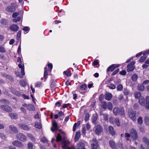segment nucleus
<instances>
[{
    "label": "nucleus",
    "mask_w": 149,
    "mask_h": 149,
    "mask_svg": "<svg viewBox=\"0 0 149 149\" xmlns=\"http://www.w3.org/2000/svg\"><path fill=\"white\" fill-rule=\"evenodd\" d=\"M17 58V62L19 63L18 64V67L19 68H22V73L23 75H24L25 74L24 72V64L22 63V61L21 59L20 58L18 57Z\"/></svg>",
    "instance_id": "obj_2"
},
{
    "label": "nucleus",
    "mask_w": 149,
    "mask_h": 149,
    "mask_svg": "<svg viewBox=\"0 0 149 149\" xmlns=\"http://www.w3.org/2000/svg\"><path fill=\"white\" fill-rule=\"evenodd\" d=\"M113 113L115 115H117L119 114L121 115H124L125 111L123 108L119 109L117 107H115L113 109Z\"/></svg>",
    "instance_id": "obj_1"
},
{
    "label": "nucleus",
    "mask_w": 149,
    "mask_h": 149,
    "mask_svg": "<svg viewBox=\"0 0 149 149\" xmlns=\"http://www.w3.org/2000/svg\"><path fill=\"white\" fill-rule=\"evenodd\" d=\"M149 54V49L143 52V55L145 56L146 55Z\"/></svg>",
    "instance_id": "obj_62"
},
{
    "label": "nucleus",
    "mask_w": 149,
    "mask_h": 149,
    "mask_svg": "<svg viewBox=\"0 0 149 149\" xmlns=\"http://www.w3.org/2000/svg\"><path fill=\"white\" fill-rule=\"evenodd\" d=\"M77 125V123H75L74 124L73 128V131H75L76 130V127Z\"/></svg>",
    "instance_id": "obj_64"
},
{
    "label": "nucleus",
    "mask_w": 149,
    "mask_h": 149,
    "mask_svg": "<svg viewBox=\"0 0 149 149\" xmlns=\"http://www.w3.org/2000/svg\"><path fill=\"white\" fill-rule=\"evenodd\" d=\"M109 144L111 147L113 149H115L116 146L114 141L112 140H110L109 142Z\"/></svg>",
    "instance_id": "obj_27"
},
{
    "label": "nucleus",
    "mask_w": 149,
    "mask_h": 149,
    "mask_svg": "<svg viewBox=\"0 0 149 149\" xmlns=\"http://www.w3.org/2000/svg\"><path fill=\"white\" fill-rule=\"evenodd\" d=\"M21 42H20V43L19 45V46L17 50V52L19 54H21Z\"/></svg>",
    "instance_id": "obj_55"
},
{
    "label": "nucleus",
    "mask_w": 149,
    "mask_h": 149,
    "mask_svg": "<svg viewBox=\"0 0 149 149\" xmlns=\"http://www.w3.org/2000/svg\"><path fill=\"white\" fill-rule=\"evenodd\" d=\"M123 88V87L121 84L118 85L117 88V90L118 91H121Z\"/></svg>",
    "instance_id": "obj_52"
},
{
    "label": "nucleus",
    "mask_w": 149,
    "mask_h": 149,
    "mask_svg": "<svg viewBox=\"0 0 149 149\" xmlns=\"http://www.w3.org/2000/svg\"><path fill=\"white\" fill-rule=\"evenodd\" d=\"M130 136V135L128 133H125V137L127 138V141L129 140V139L128 138H129Z\"/></svg>",
    "instance_id": "obj_60"
},
{
    "label": "nucleus",
    "mask_w": 149,
    "mask_h": 149,
    "mask_svg": "<svg viewBox=\"0 0 149 149\" xmlns=\"http://www.w3.org/2000/svg\"><path fill=\"white\" fill-rule=\"evenodd\" d=\"M0 107L1 109L7 112H10L12 111V109L8 106L1 105Z\"/></svg>",
    "instance_id": "obj_9"
},
{
    "label": "nucleus",
    "mask_w": 149,
    "mask_h": 149,
    "mask_svg": "<svg viewBox=\"0 0 149 149\" xmlns=\"http://www.w3.org/2000/svg\"><path fill=\"white\" fill-rule=\"evenodd\" d=\"M112 97L111 94L110 93H107L105 95V99L108 100H110Z\"/></svg>",
    "instance_id": "obj_24"
},
{
    "label": "nucleus",
    "mask_w": 149,
    "mask_h": 149,
    "mask_svg": "<svg viewBox=\"0 0 149 149\" xmlns=\"http://www.w3.org/2000/svg\"><path fill=\"white\" fill-rule=\"evenodd\" d=\"M68 142L66 141H64L62 143V146L64 149H71L70 148L67 147Z\"/></svg>",
    "instance_id": "obj_17"
},
{
    "label": "nucleus",
    "mask_w": 149,
    "mask_h": 149,
    "mask_svg": "<svg viewBox=\"0 0 149 149\" xmlns=\"http://www.w3.org/2000/svg\"><path fill=\"white\" fill-rule=\"evenodd\" d=\"M80 136V132H77L75 137V141H77L79 139Z\"/></svg>",
    "instance_id": "obj_26"
},
{
    "label": "nucleus",
    "mask_w": 149,
    "mask_h": 149,
    "mask_svg": "<svg viewBox=\"0 0 149 149\" xmlns=\"http://www.w3.org/2000/svg\"><path fill=\"white\" fill-rule=\"evenodd\" d=\"M120 74L122 75H125L126 74V71L125 70H123L120 72Z\"/></svg>",
    "instance_id": "obj_59"
},
{
    "label": "nucleus",
    "mask_w": 149,
    "mask_h": 149,
    "mask_svg": "<svg viewBox=\"0 0 149 149\" xmlns=\"http://www.w3.org/2000/svg\"><path fill=\"white\" fill-rule=\"evenodd\" d=\"M27 108L30 111H34L35 110V108L33 105L30 104L27 106Z\"/></svg>",
    "instance_id": "obj_29"
},
{
    "label": "nucleus",
    "mask_w": 149,
    "mask_h": 149,
    "mask_svg": "<svg viewBox=\"0 0 149 149\" xmlns=\"http://www.w3.org/2000/svg\"><path fill=\"white\" fill-rule=\"evenodd\" d=\"M94 129H95V132L97 134H100L102 132V128L100 125L96 126Z\"/></svg>",
    "instance_id": "obj_6"
},
{
    "label": "nucleus",
    "mask_w": 149,
    "mask_h": 149,
    "mask_svg": "<svg viewBox=\"0 0 149 149\" xmlns=\"http://www.w3.org/2000/svg\"><path fill=\"white\" fill-rule=\"evenodd\" d=\"M136 112L132 110L128 112V115L129 117L133 121H134L136 119Z\"/></svg>",
    "instance_id": "obj_4"
},
{
    "label": "nucleus",
    "mask_w": 149,
    "mask_h": 149,
    "mask_svg": "<svg viewBox=\"0 0 149 149\" xmlns=\"http://www.w3.org/2000/svg\"><path fill=\"white\" fill-rule=\"evenodd\" d=\"M45 71L44 74V77L45 79H46L47 77V76L48 75V73L47 72V68L45 67L44 68Z\"/></svg>",
    "instance_id": "obj_31"
},
{
    "label": "nucleus",
    "mask_w": 149,
    "mask_h": 149,
    "mask_svg": "<svg viewBox=\"0 0 149 149\" xmlns=\"http://www.w3.org/2000/svg\"><path fill=\"white\" fill-rule=\"evenodd\" d=\"M21 69V75H20L19 74V72H16V74L17 76H18L19 77L22 78L23 77V76L25 75V74L24 75H23V74L22 73V68Z\"/></svg>",
    "instance_id": "obj_45"
},
{
    "label": "nucleus",
    "mask_w": 149,
    "mask_h": 149,
    "mask_svg": "<svg viewBox=\"0 0 149 149\" xmlns=\"http://www.w3.org/2000/svg\"><path fill=\"white\" fill-rule=\"evenodd\" d=\"M67 76H71V71L69 70H66L63 72Z\"/></svg>",
    "instance_id": "obj_33"
},
{
    "label": "nucleus",
    "mask_w": 149,
    "mask_h": 149,
    "mask_svg": "<svg viewBox=\"0 0 149 149\" xmlns=\"http://www.w3.org/2000/svg\"><path fill=\"white\" fill-rule=\"evenodd\" d=\"M58 129V125L55 121H53L52 123V127L51 128L52 131L54 132Z\"/></svg>",
    "instance_id": "obj_13"
},
{
    "label": "nucleus",
    "mask_w": 149,
    "mask_h": 149,
    "mask_svg": "<svg viewBox=\"0 0 149 149\" xmlns=\"http://www.w3.org/2000/svg\"><path fill=\"white\" fill-rule=\"evenodd\" d=\"M19 14V13L18 12H15L13 13L12 15V17L14 19H13V21L14 22H16L17 21H19L21 19V17L18 16L15 18Z\"/></svg>",
    "instance_id": "obj_3"
},
{
    "label": "nucleus",
    "mask_w": 149,
    "mask_h": 149,
    "mask_svg": "<svg viewBox=\"0 0 149 149\" xmlns=\"http://www.w3.org/2000/svg\"><path fill=\"white\" fill-rule=\"evenodd\" d=\"M119 69H117L116 70H115L114 72H113L112 74V75H114L116 74L119 71Z\"/></svg>",
    "instance_id": "obj_61"
},
{
    "label": "nucleus",
    "mask_w": 149,
    "mask_h": 149,
    "mask_svg": "<svg viewBox=\"0 0 149 149\" xmlns=\"http://www.w3.org/2000/svg\"><path fill=\"white\" fill-rule=\"evenodd\" d=\"M146 58V56L143 55V56L141 57L140 59L139 60V62H143Z\"/></svg>",
    "instance_id": "obj_40"
},
{
    "label": "nucleus",
    "mask_w": 149,
    "mask_h": 149,
    "mask_svg": "<svg viewBox=\"0 0 149 149\" xmlns=\"http://www.w3.org/2000/svg\"><path fill=\"white\" fill-rule=\"evenodd\" d=\"M97 118V115L96 114H93L92 117V121L93 123H95Z\"/></svg>",
    "instance_id": "obj_28"
},
{
    "label": "nucleus",
    "mask_w": 149,
    "mask_h": 149,
    "mask_svg": "<svg viewBox=\"0 0 149 149\" xmlns=\"http://www.w3.org/2000/svg\"><path fill=\"white\" fill-rule=\"evenodd\" d=\"M19 127L25 130H28L29 129V127L27 125L23 123L19 124L18 125Z\"/></svg>",
    "instance_id": "obj_14"
},
{
    "label": "nucleus",
    "mask_w": 149,
    "mask_h": 149,
    "mask_svg": "<svg viewBox=\"0 0 149 149\" xmlns=\"http://www.w3.org/2000/svg\"><path fill=\"white\" fill-rule=\"evenodd\" d=\"M143 142L146 143H148V145H149V141L146 138L144 137L143 138Z\"/></svg>",
    "instance_id": "obj_54"
},
{
    "label": "nucleus",
    "mask_w": 149,
    "mask_h": 149,
    "mask_svg": "<svg viewBox=\"0 0 149 149\" xmlns=\"http://www.w3.org/2000/svg\"><path fill=\"white\" fill-rule=\"evenodd\" d=\"M111 89H114L116 88V86L113 84H110L108 86Z\"/></svg>",
    "instance_id": "obj_53"
},
{
    "label": "nucleus",
    "mask_w": 149,
    "mask_h": 149,
    "mask_svg": "<svg viewBox=\"0 0 149 149\" xmlns=\"http://www.w3.org/2000/svg\"><path fill=\"white\" fill-rule=\"evenodd\" d=\"M33 144L31 142H29L28 144V148L29 149H33Z\"/></svg>",
    "instance_id": "obj_44"
},
{
    "label": "nucleus",
    "mask_w": 149,
    "mask_h": 149,
    "mask_svg": "<svg viewBox=\"0 0 149 149\" xmlns=\"http://www.w3.org/2000/svg\"><path fill=\"white\" fill-rule=\"evenodd\" d=\"M109 130L110 134L112 135H114L115 132L114 130L113 127L112 126H109Z\"/></svg>",
    "instance_id": "obj_22"
},
{
    "label": "nucleus",
    "mask_w": 149,
    "mask_h": 149,
    "mask_svg": "<svg viewBox=\"0 0 149 149\" xmlns=\"http://www.w3.org/2000/svg\"><path fill=\"white\" fill-rule=\"evenodd\" d=\"M130 133L134 139L136 140L137 139L136 132L134 129H132L130 130Z\"/></svg>",
    "instance_id": "obj_10"
},
{
    "label": "nucleus",
    "mask_w": 149,
    "mask_h": 149,
    "mask_svg": "<svg viewBox=\"0 0 149 149\" xmlns=\"http://www.w3.org/2000/svg\"><path fill=\"white\" fill-rule=\"evenodd\" d=\"M134 96L136 98L139 99L142 97L141 93L139 92H136L134 93Z\"/></svg>",
    "instance_id": "obj_25"
},
{
    "label": "nucleus",
    "mask_w": 149,
    "mask_h": 149,
    "mask_svg": "<svg viewBox=\"0 0 149 149\" xmlns=\"http://www.w3.org/2000/svg\"><path fill=\"white\" fill-rule=\"evenodd\" d=\"M138 123L139 124H141L143 123L142 118L141 117H140L138 119Z\"/></svg>",
    "instance_id": "obj_43"
},
{
    "label": "nucleus",
    "mask_w": 149,
    "mask_h": 149,
    "mask_svg": "<svg viewBox=\"0 0 149 149\" xmlns=\"http://www.w3.org/2000/svg\"><path fill=\"white\" fill-rule=\"evenodd\" d=\"M9 115L12 119H16L18 117L17 114L15 113H9Z\"/></svg>",
    "instance_id": "obj_20"
},
{
    "label": "nucleus",
    "mask_w": 149,
    "mask_h": 149,
    "mask_svg": "<svg viewBox=\"0 0 149 149\" xmlns=\"http://www.w3.org/2000/svg\"><path fill=\"white\" fill-rule=\"evenodd\" d=\"M113 105L110 102H108L107 108L109 110H111L112 109Z\"/></svg>",
    "instance_id": "obj_32"
},
{
    "label": "nucleus",
    "mask_w": 149,
    "mask_h": 149,
    "mask_svg": "<svg viewBox=\"0 0 149 149\" xmlns=\"http://www.w3.org/2000/svg\"><path fill=\"white\" fill-rule=\"evenodd\" d=\"M109 121L110 123L113 124L115 122V119H114L113 117H111L109 118Z\"/></svg>",
    "instance_id": "obj_41"
},
{
    "label": "nucleus",
    "mask_w": 149,
    "mask_h": 149,
    "mask_svg": "<svg viewBox=\"0 0 149 149\" xmlns=\"http://www.w3.org/2000/svg\"><path fill=\"white\" fill-rule=\"evenodd\" d=\"M87 87L86 85L85 84L82 85L80 87V89L82 90H85Z\"/></svg>",
    "instance_id": "obj_47"
},
{
    "label": "nucleus",
    "mask_w": 149,
    "mask_h": 149,
    "mask_svg": "<svg viewBox=\"0 0 149 149\" xmlns=\"http://www.w3.org/2000/svg\"><path fill=\"white\" fill-rule=\"evenodd\" d=\"M41 141L43 143H45L47 142L48 141L45 137H43L41 139Z\"/></svg>",
    "instance_id": "obj_49"
},
{
    "label": "nucleus",
    "mask_w": 149,
    "mask_h": 149,
    "mask_svg": "<svg viewBox=\"0 0 149 149\" xmlns=\"http://www.w3.org/2000/svg\"><path fill=\"white\" fill-rule=\"evenodd\" d=\"M10 129L14 133H16L18 132L17 129L15 127L12 125L10 126Z\"/></svg>",
    "instance_id": "obj_21"
},
{
    "label": "nucleus",
    "mask_w": 149,
    "mask_h": 149,
    "mask_svg": "<svg viewBox=\"0 0 149 149\" xmlns=\"http://www.w3.org/2000/svg\"><path fill=\"white\" fill-rule=\"evenodd\" d=\"M27 135L28 137H29L30 139H31V140L32 141H33L35 140V139L33 137V135L31 134H28Z\"/></svg>",
    "instance_id": "obj_51"
},
{
    "label": "nucleus",
    "mask_w": 149,
    "mask_h": 149,
    "mask_svg": "<svg viewBox=\"0 0 149 149\" xmlns=\"http://www.w3.org/2000/svg\"><path fill=\"white\" fill-rule=\"evenodd\" d=\"M21 32L20 31H19L18 32L17 34V38L18 39H19L21 36Z\"/></svg>",
    "instance_id": "obj_56"
},
{
    "label": "nucleus",
    "mask_w": 149,
    "mask_h": 149,
    "mask_svg": "<svg viewBox=\"0 0 149 149\" xmlns=\"http://www.w3.org/2000/svg\"><path fill=\"white\" fill-rule=\"evenodd\" d=\"M12 144L13 145L19 148H22L24 147V145L22 143L17 140L14 141Z\"/></svg>",
    "instance_id": "obj_8"
},
{
    "label": "nucleus",
    "mask_w": 149,
    "mask_h": 149,
    "mask_svg": "<svg viewBox=\"0 0 149 149\" xmlns=\"http://www.w3.org/2000/svg\"><path fill=\"white\" fill-rule=\"evenodd\" d=\"M93 143L91 145L92 149H97L98 148V145L97 140L95 139H94L93 140Z\"/></svg>",
    "instance_id": "obj_7"
},
{
    "label": "nucleus",
    "mask_w": 149,
    "mask_h": 149,
    "mask_svg": "<svg viewBox=\"0 0 149 149\" xmlns=\"http://www.w3.org/2000/svg\"><path fill=\"white\" fill-rule=\"evenodd\" d=\"M6 52V50L5 48L3 46L0 45V52L5 53Z\"/></svg>",
    "instance_id": "obj_38"
},
{
    "label": "nucleus",
    "mask_w": 149,
    "mask_h": 149,
    "mask_svg": "<svg viewBox=\"0 0 149 149\" xmlns=\"http://www.w3.org/2000/svg\"><path fill=\"white\" fill-rule=\"evenodd\" d=\"M35 127H36L38 129L41 128L42 127V125L40 122H36L35 123Z\"/></svg>",
    "instance_id": "obj_30"
},
{
    "label": "nucleus",
    "mask_w": 149,
    "mask_h": 149,
    "mask_svg": "<svg viewBox=\"0 0 149 149\" xmlns=\"http://www.w3.org/2000/svg\"><path fill=\"white\" fill-rule=\"evenodd\" d=\"M145 98L143 97H141L139 100V103L142 106H144L145 105Z\"/></svg>",
    "instance_id": "obj_18"
},
{
    "label": "nucleus",
    "mask_w": 149,
    "mask_h": 149,
    "mask_svg": "<svg viewBox=\"0 0 149 149\" xmlns=\"http://www.w3.org/2000/svg\"><path fill=\"white\" fill-rule=\"evenodd\" d=\"M134 62H132L130 64H129L127 66V70L128 72L131 71L134 69L133 65L134 64Z\"/></svg>",
    "instance_id": "obj_12"
},
{
    "label": "nucleus",
    "mask_w": 149,
    "mask_h": 149,
    "mask_svg": "<svg viewBox=\"0 0 149 149\" xmlns=\"http://www.w3.org/2000/svg\"><path fill=\"white\" fill-rule=\"evenodd\" d=\"M100 114L101 115H103L104 119V120H107L108 119V115L107 114H102V111H101L100 112Z\"/></svg>",
    "instance_id": "obj_34"
},
{
    "label": "nucleus",
    "mask_w": 149,
    "mask_h": 149,
    "mask_svg": "<svg viewBox=\"0 0 149 149\" xmlns=\"http://www.w3.org/2000/svg\"><path fill=\"white\" fill-rule=\"evenodd\" d=\"M138 78L137 75L135 74H133L132 77V79L134 81H136Z\"/></svg>",
    "instance_id": "obj_39"
},
{
    "label": "nucleus",
    "mask_w": 149,
    "mask_h": 149,
    "mask_svg": "<svg viewBox=\"0 0 149 149\" xmlns=\"http://www.w3.org/2000/svg\"><path fill=\"white\" fill-rule=\"evenodd\" d=\"M0 101L3 104H8L9 103V102L5 99L1 100Z\"/></svg>",
    "instance_id": "obj_48"
},
{
    "label": "nucleus",
    "mask_w": 149,
    "mask_h": 149,
    "mask_svg": "<svg viewBox=\"0 0 149 149\" xmlns=\"http://www.w3.org/2000/svg\"><path fill=\"white\" fill-rule=\"evenodd\" d=\"M77 147L79 149H86L84 148V145L82 143H80L77 145Z\"/></svg>",
    "instance_id": "obj_23"
},
{
    "label": "nucleus",
    "mask_w": 149,
    "mask_h": 149,
    "mask_svg": "<svg viewBox=\"0 0 149 149\" xmlns=\"http://www.w3.org/2000/svg\"><path fill=\"white\" fill-rule=\"evenodd\" d=\"M89 115L87 113L86 114L85 116V119L84 120H85V121H87L89 119Z\"/></svg>",
    "instance_id": "obj_57"
},
{
    "label": "nucleus",
    "mask_w": 149,
    "mask_h": 149,
    "mask_svg": "<svg viewBox=\"0 0 149 149\" xmlns=\"http://www.w3.org/2000/svg\"><path fill=\"white\" fill-rule=\"evenodd\" d=\"M108 105V103H107L105 102H103L102 103V107L104 109L107 108Z\"/></svg>",
    "instance_id": "obj_37"
},
{
    "label": "nucleus",
    "mask_w": 149,
    "mask_h": 149,
    "mask_svg": "<svg viewBox=\"0 0 149 149\" xmlns=\"http://www.w3.org/2000/svg\"><path fill=\"white\" fill-rule=\"evenodd\" d=\"M144 120L145 123L147 125H149L148 123L149 121V118L148 117H145L144 118Z\"/></svg>",
    "instance_id": "obj_42"
},
{
    "label": "nucleus",
    "mask_w": 149,
    "mask_h": 149,
    "mask_svg": "<svg viewBox=\"0 0 149 149\" xmlns=\"http://www.w3.org/2000/svg\"><path fill=\"white\" fill-rule=\"evenodd\" d=\"M62 139V137L59 134H57L56 136V141H60Z\"/></svg>",
    "instance_id": "obj_36"
},
{
    "label": "nucleus",
    "mask_w": 149,
    "mask_h": 149,
    "mask_svg": "<svg viewBox=\"0 0 149 149\" xmlns=\"http://www.w3.org/2000/svg\"><path fill=\"white\" fill-rule=\"evenodd\" d=\"M145 107L147 109H149V96H148L146 97Z\"/></svg>",
    "instance_id": "obj_19"
},
{
    "label": "nucleus",
    "mask_w": 149,
    "mask_h": 149,
    "mask_svg": "<svg viewBox=\"0 0 149 149\" xmlns=\"http://www.w3.org/2000/svg\"><path fill=\"white\" fill-rule=\"evenodd\" d=\"M119 65L117 64H112L107 69L108 71H112L116 68L119 66Z\"/></svg>",
    "instance_id": "obj_11"
},
{
    "label": "nucleus",
    "mask_w": 149,
    "mask_h": 149,
    "mask_svg": "<svg viewBox=\"0 0 149 149\" xmlns=\"http://www.w3.org/2000/svg\"><path fill=\"white\" fill-rule=\"evenodd\" d=\"M17 138L22 141H25L26 140V137L23 134L19 133L17 135Z\"/></svg>",
    "instance_id": "obj_5"
},
{
    "label": "nucleus",
    "mask_w": 149,
    "mask_h": 149,
    "mask_svg": "<svg viewBox=\"0 0 149 149\" xmlns=\"http://www.w3.org/2000/svg\"><path fill=\"white\" fill-rule=\"evenodd\" d=\"M47 66L48 67V68H49V70L51 71V70L52 69L53 66L52 65L51 63H49Z\"/></svg>",
    "instance_id": "obj_58"
},
{
    "label": "nucleus",
    "mask_w": 149,
    "mask_h": 149,
    "mask_svg": "<svg viewBox=\"0 0 149 149\" xmlns=\"http://www.w3.org/2000/svg\"><path fill=\"white\" fill-rule=\"evenodd\" d=\"M115 122L118 126H120V124L119 122V120L118 118H115Z\"/></svg>",
    "instance_id": "obj_46"
},
{
    "label": "nucleus",
    "mask_w": 149,
    "mask_h": 149,
    "mask_svg": "<svg viewBox=\"0 0 149 149\" xmlns=\"http://www.w3.org/2000/svg\"><path fill=\"white\" fill-rule=\"evenodd\" d=\"M10 28L13 31H16L18 30L19 27L17 25L13 24L10 26Z\"/></svg>",
    "instance_id": "obj_15"
},
{
    "label": "nucleus",
    "mask_w": 149,
    "mask_h": 149,
    "mask_svg": "<svg viewBox=\"0 0 149 149\" xmlns=\"http://www.w3.org/2000/svg\"><path fill=\"white\" fill-rule=\"evenodd\" d=\"M6 10L9 12H13L15 10V8L13 6H8L6 8Z\"/></svg>",
    "instance_id": "obj_16"
},
{
    "label": "nucleus",
    "mask_w": 149,
    "mask_h": 149,
    "mask_svg": "<svg viewBox=\"0 0 149 149\" xmlns=\"http://www.w3.org/2000/svg\"><path fill=\"white\" fill-rule=\"evenodd\" d=\"M21 84L23 86L25 87L26 85V83L24 80H22L20 81Z\"/></svg>",
    "instance_id": "obj_50"
},
{
    "label": "nucleus",
    "mask_w": 149,
    "mask_h": 149,
    "mask_svg": "<svg viewBox=\"0 0 149 149\" xmlns=\"http://www.w3.org/2000/svg\"><path fill=\"white\" fill-rule=\"evenodd\" d=\"M138 88L139 91H143L144 89V86L141 85H139L138 86Z\"/></svg>",
    "instance_id": "obj_35"
},
{
    "label": "nucleus",
    "mask_w": 149,
    "mask_h": 149,
    "mask_svg": "<svg viewBox=\"0 0 149 149\" xmlns=\"http://www.w3.org/2000/svg\"><path fill=\"white\" fill-rule=\"evenodd\" d=\"M123 92L124 94L126 95H128L129 94V91L127 89H124V90Z\"/></svg>",
    "instance_id": "obj_63"
}]
</instances>
